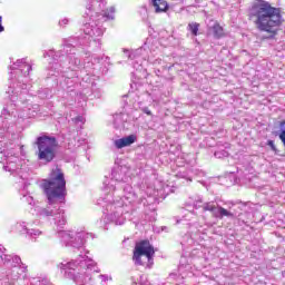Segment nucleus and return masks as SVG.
<instances>
[{
	"mask_svg": "<svg viewBox=\"0 0 285 285\" xmlns=\"http://www.w3.org/2000/svg\"><path fill=\"white\" fill-rule=\"evenodd\" d=\"M248 19L253 21L259 32H266L269 39L277 37L279 28H282L284 23L282 9L273 7V4L266 0H255V2H253Z\"/></svg>",
	"mask_w": 285,
	"mask_h": 285,
	"instance_id": "obj_1",
	"label": "nucleus"
},
{
	"mask_svg": "<svg viewBox=\"0 0 285 285\" xmlns=\"http://www.w3.org/2000/svg\"><path fill=\"white\" fill-rule=\"evenodd\" d=\"M40 188L47 198L48 204H63L68 189L66 188V175L61 168L56 167L50 170L49 177L42 179Z\"/></svg>",
	"mask_w": 285,
	"mask_h": 285,
	"instance_id": "obj_2",
	"label": "nucleus"
},
{
	"mask_svg": "<svg viewBox=\"0 0 285 285\" xmlns=\"http://www.w3.org/2000/svg\"><path fill=\"white\" fill-rule=\"evenodd\" d=\"M36 145L38 146V159L40 161L50 163L57 156V148L59 146L57 138L40 136L37 138Z\"/></svg>",
	"mask_w": 285,
	"mask_h": 285,
	"instance_id": "obj_3",
	"label": "nucleus"
},
{
	"mask_svg": "<svg viewBox=\"0 0 285 285\" xmlns=\"http://www.w3.org/2000/svg\"><path fill=\"white\" fill-rule=\"evenodd\" d=\"M142 257H146L148 262L155 259V247L148 239L136 243L134 248L132 262H135L136 266H144Z\"/></svg>",
	"mask_w": 285,
	"mask_h": 285,
	"instance_id": "obj_4",
	"label": "nucleus"
},
{
	"mask_svg": "<svg viewBox=\"0 0 285 285\" xmlns=\"http://www.w3.org/2000/svg\"><path fill=\"white\" fill-rule=\"evenodd\" d=\"M137 141V136L136 135H129L127 137L120 138L115 140V146L118 149L126 148L128 146H132Z\"/></svg>",
	"mask_w": 285,
	"mask_h": 285,
	"instance_id": "obj_5",
	"label": "nucleus"
},
{
	"mask_svg": "<svg viewBox=\"0 0 285 285\" xmlns=\"http://www.w3.org/2000/svg\"><path fill=\"white\" fill-rule=\"evenodd\" d=\"M212 30L216 39H222L226 37V32H224V27H222L219 22H215L214 26L212 27Z\"/></svg>",
	"mask_w": 285,
	"mask_h": 285,
	"instance_id": "obj_6",
	"label": "nucleus"
},
{
	"mask_svg": "<svg viewBox=\"0 0 285 285\" xmlns=\"http://www.w3.org/2000/svg\"><path fill=\"white\" fill-rule=\"evenodd\" d=\"M153 6L156 12H166L168 10V2L166 0H153Z\"/></svg>",
	"mask_w": 285,
	"mask_h": 285,
	"instance_id": "obj_7",
	"label": "nucleus"
},
{
	"mask_svg": "<svg viewBox=\"0 0 285 285\" xmlns=\"http://www.w3.org/2000/svg\"><path fill=\"white\" fill-rule=\"evenodd\" d=\"M213 215H214V217H220V219H222V217H233V213L228 212L224 207H219L218 212L214 213Z\"/></svg>",
	"mask_w": 285,
	"mask_h": 285,
	"instance_id": "obj_8",
	"label": "nucleus"
},
{
	"mask_svg": "<svg viewBox=\"0 0 285 285\" xmlns=\"http://www.w3.org/2000/svg\"><path fill=\"white\" fill-rule=\"evenodd\" d=\"M188 28H189L191 35H194V37H197V35L199 32V23L191 22V23L188 24Z\"/></svg>",
	"mask_w": 285,
	"mask_h": 285,
	"instance_id": "obj_9",
	"label": "nucleus"
},
{
	"mask_svg": "<svg viewBox=\"0 0 285 285\" xmlns=\"http://www.w3.org/2000/svg\"><path fill=\"white\" fill-rule=\"evenodd\" d=\"M203 210L206 213V212H209V213H213L215 215V210H217V206L210 204V203H207L203 206Z\"/></svg>",
	"mask_w": 285,
	"mask_h": 285,
	"instance_id": "obj_10",
	"label": "nucleus"
},
{
	"mask_svg": "<svg viewBox=\"0 0 285 285\" xmlns=\"http://www.w3.org/2000/svg\"><path fill=\"white\" fill-rule=\"evenodd\" d=\"M40 215H43L45 217H50L52 215V210H49L48 208H43Z\"/></svg>",
	"mask_w": 285,
	"mask_h": 285,
	"instance_id": "obj_11",
	"label": "nucleus"
},
{
	"mask_svg": "<svg viewBox=\"0 0 285 285\" xmlns=\"http://www.w3.org/2000/svg\"><path fill=\"white\" fill-rule=\"evenodd\" d=\"M267 146H269L274 153H277V147H275V141L268 140Z\"/></svg>",
	"mask_w": 285,
	"mask_h": 285,
	"instance_id": "obj_12",
	"label": "nucleus"
},
{
	"mask_svg": "<svg viewBox=\"0 0 285 285\" xmlns=\"http://www.w3.org/2000/svg\"><path fill=\"white\" fill-rule=\"evenodd\" d=\"M1 21H3V18L0 16V32H3L6 28L3 27V24H1Z\"/></svg>",
	"mask_w": 285,
	"mask_h": 285,
	"instance_id": "obj_13",
	"label": "nucleus"
},
{
	"mask_svg": "<svg viewBox=\"0 0 285 285\" xmlns=\"http://www.w3.org/2000/svg\"><path fill=\"white\" fill-rule=\"evenodd\" d=\"M146 115H153V112H150V111H146Z\"/></svg>",
	"mask_w": 285,
	"mask_h": 285,
	"instance_id": "obj_14",
	"label": "nucleus"
},
{
	"mask_svg": "<svg viewBox=\"0 0 285 285\" xmlns=\"http://www.w3.org/2000/svg\"><path fill=\"white\" fill-rule=\"evenodd\" d=\"M171 1H177V0H171Z\"/></svg>",
	"mask_w": 285,
	"mask_h": 285,
	"instance_id": "obj_15",
	"label": "nucleus"
}]
</instances>
